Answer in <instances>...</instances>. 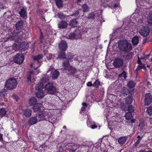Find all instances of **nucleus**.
<instances>
[{"label": "nucleus", "instance_id": "9b49d317", "mask_svg": "<svg viewBox=\"0 0 152 152\" xmlns=\"http://www.w3.org/2000/svg\"><path fill=\"white\" fill-rule=\"evenodd\" d=\"M152 96L150 93L147 94L145 95V104L148 106L151 104L152 102Z\"/></svg>", "mask_w": 152, "mask_h": 152}, {"label": "nucleus", "instance_id": "a878e982", "mask_svg": "<svg viewBox=\"0 0 152 152\" xmlns=\"http://www.w3.org/2000/svg\"><path fill=\"white\" fill-rule=\"evenodd\" d=\"M37 102V100L35 97H31L29 100V104L31 106Z\"/></svg>", "mask_w": 152, "mask_h": 152}, {"label": "nucleus", "instance_id": "3c124183", "mask_svg": "<svg viewBox=\"0 0 152 152\" xmlns=\"http://www.w3.org/2000/svg\"><path fill=\"white\" fill-rule=\"evenodd\" d=\"M95 15L94 13L91 12L90 13L88 16V18L89 19H92L95 16Z\"/></svg>", "mask_w": 152, "mask_h": 152}, {"label": "nucleus", "instance_id": "2f4dec72", "mask_svg": "<svg viewBox=\"0 0 152 152\" xmlns=\"http://www.w3.org/2000/svg\"><path fill=\"white\" fill-rule=\"evenodd\" d=\"M78 22L76 20H73L71 21L70 25L72 27H75L77 26Z\"/></svg>", "mask_w": 152, "mask_h": 152}, {"label": "nucleus", "instance_id": "c03bdc74", "mask_svg": "<svg viewBox=\"0 0 152 152\" xmlns=\"http://www.w3.org/2000/svg\"><path fill=\"white\" fill-rule=\"evenodd\" d=\"M127 110L129 113H133L134 111V108L132 105H129L128 108Z\"/></svg>", "mask_w": 152, "mask_h": 152}, {"label": "nucleus", "instance_id": "c85d7f7f", "mask_svg": "<svg viewBox=\"0 0 152 152\" xmlns=\"http://www.w3.org/2000/svg\"><path fill=\"white\" fill-rule=\"evenodd\" d=\"M42 55L40 54L34 56V61H35V63H38V61L42 58Z\"/></svg>", "mask_w": 152, "mask_h": 152}, {"label": "nucleus", "instance_id": "f257e3e1", "mask_svg": "<svg viewBox=\"0 0 152 152\" xmlns=\"http://www.w3.org/2000/svg\"><path fill=\"white\" fill-rule=\"evenodd\" d=\"M118 47L122 51L128 52L131 50L132 46L131 44L127 41L121 40L118 42Z\"/></svg>", "mask_w": 152, "mask_h": 152}, {"label": "nucleus", "instance_id": "f3484780", "mask_svg": "<svg viewBox=\"0 0 152 152\" xmlns=\"http://www.w3.org/2000/svg\"><path fill=\"white\" fill-rule=\"evenodd\" d=\"M59 75V72L56 70H54L51 72V76L52 78L53 79L55 80L57 79Z\"/></svg>", "mask_w": 152, "mask_h": 152}, {"label": "nucleus", "instance_id": "69168bd1", "mask_svg": "<svg viewBox=\"0 0 152 152\" xmlns=\"http://www.w3.org/2000/svg\"><path fill=\"white\" fill-rule=\"evenodd\" d=\"M137 138L138 139V140H141V138L140 137V136H137Z\"/></svg>", "mask_w": 152, "mask_h": 152}, {"label": "nucleus", "instance_id": "ea45409f", "mask_svg": "<svg viewBox=\"0 0 152 152\" xmlns=\"http://www.w3.org/2000/svg\"><path fill=\"white\" fill-rule=\"evenodd\" d=\"M100 85V82L99 80H96L93 84V86L97 88Z\"/></svg>", "mask_w": 152, "mask_h": 152}, {"label": "nucleus", "instance_id": "412c9836", "mask_svg": "<svg viewBox=\"0 0 152 152\" xmlns=\"http://www.w3.org/2000/svg\"><path fill=\"white\" fill-rule=\"evenodd\" d=\"M132 97L131 95H129L126 98L125 102L126 104H131L133 101Z\"/></svg>", "mask_w": 152, "mask_h": 152}, {"label": "nucleus", "instance_id": "0eeeda50", "mask_svg": "<svg viewBox=\"0 0 152 152\" xmlns=\"http://www.w3.org/2000/svg\"><path fill=\"white\" fill-rule=\"evenodd\" d=\"M150 31L149 28L148 27H144L141 28L139 33L143 36L146 37L149 35Z\"/></svg>", "mask_w": 152, "mask_h": 152}, {"label": "nucleus", "instance_id": "f03ea898", "mask_svg": "<svg viewBox=\"0 0 152 152\" xmlns=\"http://www.w3.org/2000/svg\"><path fill=\"white\" fill-rule=\"evenodd\" d=\"M17 85V82L15 79L12 77L7 80L5 87L8 89H12L16 88Z\"/></svg>", "mask_w": 152, "mask_h": 152}, {"label": "nucleus", "instance_id": "ddd939ff", "mask_svg": "<svg viewBox=\"0 0 152 152\" xmlns=\"http://www.w3.org/2000/svg\"><path fill=\"white\" fill-rule=\"evenodd\" d=\"M65 51H64L60 50L58 53V58L63 59H67L68 57L65 55Z\"/></svg>", "mask_w": 152, "mask_h": 152}, {"label": "nucleus", "instance_id": "7ed1b4c3", "mask_svg": "<svg viewBox=\"0 0 152 152\" xmlns=\"http://www.w3.org/2000/svg\"><path fill=\"white\" fill-rule=\"evenodd\" d=\"M45 89L51 94H54L56 92V88L51 83H48L45 85Z\"/></svg>", "mask_w": 152, "mask_h": 152}, {"label": "nucleus", "instance_id": "f704fd0d", "mask_svg": "<svg viewBox=\"0 0 152 152\" xmlns=\"http://www.w3.org/2000/svg\"><path fill=\"white\" fill-rule=\"evenodd\" d=\"M40 66V63L39 61H38V63H35V61H34V63L31 64V66L33 67L35 69H36L37 68L39 67Z\"/></svg>", "mask_w": 152, "mask_h": 152}, {"label": "nucleus", "instance_id": "774afa93", "mask_svg": "<svg viewBox=\"0 0 152 152\" xmlns=\"http://www.w3.org/2000/svg\"><path fill=\"white\" fill-rule=\"evenodd\" d=\"M145 152H152V151H146Z\"/></svg>", "mask_w": 152, "mask_h": 152}, {"label": "nucleus", "instance_id": "aec40b11", "mask_svg": "<svg viewBox=\"0 0 152 152\" xmlns=\"http://www.w3.org/2000/svg\"><path fill=\"white\" fill-rule=\"evenodd\" d=\"M34 74L32 71H30L29 72V74L28 75L27 78V82L28 84H30L31 83V78L33 77Z\"/></svg>", "mask_w": 152, "mask_h": 152}, {"label": "nucleus", "instance_id": "bb28decb", "mask_svg": "<svg viewBox=\"0 0 152 152\" xmlns=\"http://www.w3.org/2000/svg\"><path fill=\"white\" fill-rule=\"evenodd\" d=\"M132 42L134 45H137L139 42V38L137 36L134 37L132 39Z\"/></svg>", "mask_w": 152, "mask_h": 152}, {"label": "nucleus", "instance_id": "09e8293b", "mask_svg": "<svg viewBox=\"0 0 152 152\" xmlns=\"http://www.w3.org/2000/svg\"><path fill=\"white\" fill-rule=\"evenodd\" d=\"M147 112L150 115L152 114V107H148L147 110Z\"/></svg>", "mask_w": 152, "mask_h": 152}, {"label": "nucleus", "instance_id": "338daca9", "mask_svg": "<svg viewBox=\"0 0 152 152\" xmlns=\"http://www.w3.org/2000/svg\"><path fill=\"white\" fill-rule=\"evenodd\" d=\"M117 6H118V5H117V4H114L113 6V7L115 8L117 7Z\"/></svg>", "mask_w": 152, "mask_h": 152}, {"label": "nucleus", "instance_id": "4468645a", "mask_svg": "<svg viewBox=\"0 0 152 152\" xmlns=\"http://www.w3.org/2000/svg\"><path fill=\"white\" fill-rule=\"evenodd\" d=\"M38 121L36 118V116L31 117L30 118L28 121V122L30 125H32L36 124Z\"/></svg>", "mask_w": 152, "mask_h": 152}, {"label": "nucleus", "instance_id": "5fc2aeb1", "mask_svg": "<svg viewBox=\"0 0 152 152\" xmlns=\"http://www.w3.org/2000/svg\"><path fill=\"white\" fill-rule=\"evenodd\" d=\"M87 85L88 86H93V84H92L91 82H88L87 83Z\"/></svg>", "mask_w": 152, "mask_h": 152}, {"label": "nucleus", "instance_id": "6ab92c4d", "mask_svg": "<svg viewBox=\"0 0 152 152\" xmlns=\"http://www.w3.org/2000/svg\"><path fill=\"white\" fill-rule=\"evenodd\" d=\"M42 104L40 103H37L34 105L33 107V110L34 112H36L40 110Z\"/></svg>", "mask_w": 152, "mask_h": 152}, {"label": "nucleus", "instance_id": "37998d69", "mask_svg": "<svg viewBox=\"0 0 152 152\" xmlns=\"http://www.w3.org/2000/svg\"><path fill=\"white\" fill-rule=\"evenodd\" d=\"M128 90L125 87H124L123 89H122L121 91V93L124 94L125 96V95H127V92H128Z\"/></svg>", "mask_w": 152, "mask_h": 152}, {"label": "nucleus", "instance_id": "5701e85b", "mask_svg": "<svg viewBox=\"0 0 152 152\" xmlns=\"http://www.w3.org/2000/svg\"><path fill=\"white\" fill-rule=\"evenodd\" d=\"M17 33H14L12 35H10L8 37V39L12 40H15L16 42H18V39L17 37Z\"/></svg>", "mask_w": 152, "mask_h": 152}, {"label": "nucleus", "instance_id": "bf43d9fd", "mask_svg": "<svg viewBox=\"0 0 152 152\" xmlns=\"http://www.w3.org/2000/svg\"><path fill=\"white\" fill-rule=\"evenodd\" d=\"M148 41V40L147 39H145L143 41V44L145 43Z\"/></svg>", "mask_w": 152, "mask_h": 152}, {"label": "nucleus", "instance_id": "cd10ccee", "mask_svg": "<svg viewBox=\"0 0 152 152\" xmlns=\"http://www.w3.org/2000/svg\"><path fill=\"white\" fill-rule=\"evenodd\" d=\"M70 73L74 75L77 72V70L72 66H71L69 68L67 69Z\"/></svg>", "mask_w": 152, "mask_h": 152}, {"label": "nucleus", "instance_id": "4d7b16f0", "mask_svg": "<svg viewBox=\"0 0 152 152\" xmlns=\"http://www.w3.org/2000/svg\"><path fill=\"white\" fill-rule=\"evenodd\" d=\"M140 140H138L137 141L134 143V145L135 146H137V145L140 142Z\"/></svg>", "mask_w": 152, "mask_h": 152}, {"label": "nucleus", "instance_id": "603ef678", "mask_svg": "<svg viewBox=\"0 0 152 152\" xmlns=\"http://www.w3.org/2000/svg\"><path fill=\"white\" fill-rule=\"evenodd\" d=\"M142 69V66L140 65H138L137 66V67L136 69L135 70L134 72L136 73V74L137 75V71L138 70H141Z\"/></svg>", "mask_w": 152, "mask_h": 152}, {"label": "nucleus", "instance_id": "e433bc0d", "mask_svg": "<svg viewBox=\"0 0 152 152\" xmlns=\"http://www.w3.org/2000/svg\"><path fill=\"white\" fill-rule=\"evenodd\" d=\"M19 13L21 17L23 18H25L26 16V12L24 9H21L20 11L19 12Z\"/></svg>", "mask_w": 152, "mask_h": 152}, {"label": "nucleus", "instance_id": "052dcab7", "mask_svg": "<svg viewBox=\"0 0 152 152\" xmlns=\"http://www.w3.org/2000/svg\"><path fill=\"white\" fill-rule=\"evenodd\" d=\"M91 128L94 129L97 127V126L95 125H93L91 126Z\"/></svg>", "mask_w": 152, "mask_h": 152}, {"label": "nucleus", "instance_id": "2eb2a0df", "mask_svg": "<svg viewBox=\"0 0 152 152\" xmlns=\"http://www.w3.org/2000/svg\"><path fill=\"white\" fill-rule=\"evenodd\" d=\"M32 113V110L30 109H27L23 111V116H25L26 117H30Z\"/></svg>", "mask_w": 152, "mask_h": 152}, {"label": "nucleus", "instance_id": "f8f14e48", "mask_svg": "<svg viewBox=\"0 0 152 152\" xmlns=\"http://www.w3.org/2000/svg\"><path fill=\"white\" fill-rule=\"evenodd\" d=\"M24 22L23 20H20L17 22L15 24L16 29L17 30L21 29L23 27Z\"/></svg>", "mask_w": 152, "mask_h": 152}, {"label": "nucleus", "instance_id": "4c0bfd02", "mask_svg": "<svg viewBox=\"0 0 152 152\" xmlns=\"http://www.w3.org/2000/svg\"><path fill=\"white\" fill-rule=\"evenodd\" d=\"M128 86L130 88H133L135 86L134 83L132 81H130L127 83Z\"/></svg>", "mask_w": 152, "mask_h": 152}, {"label": "nucleus", "instance_id": "9d476101", "mask_svg": "<svg viewBox=\"0 0 152 152\" xmlns=\"http://www.w3.org/2000/svg\"><path fill=\"white\" fill-rule=\"evenodd\" d=\"M67 47V43L65 41H61L59 44V48L60 50L65 51Z\"/></svg>", "mask_w": 152, "mask_h": 152}, {"label": "nucleus", "instance_id": "de8ad7c7", "mask_svg": "<svg viewBox=\"0 0 152 152\" xmlns=\"http://www.w3.org/2000/svg\"><path fill=\"white\" fill-rule=\"evenodd\" d=\"M82 105L83 107L81 108V111H85L87 107V104L85 103H83L82 104Z\"/></svg>", "mask_w": 152, "mask_h": 152}, {"label": "nucleus", "instance_id": "4be33fe9", "mask_svg": "<svg viewBox=\"0 0 152 152\" xmlns=\"http://www.w3.org/2000/svg\"><path fill=\"white\" fill-rule=\"evenodd\" d=\"M44 88L43 84L41 82L40 83L37 84L35 86V89L38 91L42 90Z\"/></svg>", "mask_w": 152, "mask_h": 152}, {"label": "nucleus", "instance_id": "13d9d810", "mask_svg": "<svg viewBox=\"0 0 152 152\" xmlns=\"http://www.w3.org/2000/svg\"><path fill=\"white\" fill-rule=\"evenodd\" d=\"M3 140L2 135L1 134H0V141H2Z\"/></svg>", "mask_w": 152, "mask_h": 152}, {"label": "nucleus", "instance_id": "a18cd8bd", "mask_svg": "<svg viewBox=\"0 0 152 152\" xmlns=\"http://www.w3.org/2000/svg\"><path fill=\"white\" fill-rule=\"evenodd\" d=\"M17 36H17V37L18 38V41H19V40L21 39L22 37V32H17Z\"/></svg>", "mask_w": 152, "mask_h": 152}, {"label": "nucleus", "instance_id": "a19ab883", "mask_svg": "<svg viewBox=\"0 0 152 152\" xmlns=\"http://www.w3.org/2000/svg\"><path fill=\"white\" fill-rule=\"evenodd\" d=\"M58 16L60 19H64L65 18V15L62 12H59L58 14Z\"/></svg>", "mask_w": 152, "mask_h": 152}, {"label": "nucleus", "instance_id": "7c9ffc66", "mask_svg": "<svg viewBox=\"0 0 152 152\" xmlns=\"http://www.w3.org/2000/svg\"><path fill=\"white\" fill-rule=\"evenodd\" d=\"M132 53H127L126 56H124V57L125 58V60H129L132 58Z\"/></svg>", "mask_w": 152, "mask_h": 152}, {"label": "nucleus", "instance_id": "393cba45", "mask_svg": "<svg viewBox=\"0 0 152 152\" xmlns=\"http://www.w3.org/2000/svg\"><path fill=\"white\" fill-rule=\"evenodd\" d=\"M56 5L58 8H61L63 6L62 0H55Z\"/></svg>", "mask_w": 152, "mask_h": 152}, {"label": "nucleus", "instance_id": "0e129e2a", "mask_svg": "<svg viewBox=\"0 0 152 152\" xmlns=\"http://www.w3.org/2000/svg\"><path fill=\"white\" fill-rule=\"evenodd\" d=\"M149 121L151 124H152V118H150Z\"/></svg>", "mask_w": 152, "mask_h": 152}, {"label": "nucleus", "instance_id": "e2e57ef3", "mask_svg": "<svg viewBox=\"0 0 152 152\" xmlns=\"http://www.w3.org/2000/svg\"><path fill=\"white\" fill-rule=\"evenodd\" d=\"M131 122L132 123H134L135 122V119H132L131 120Z\"/></svg>", "mask_w": 152, "mask_h": 152}, {"label": "nucleus", "instance_id": "79ce46f5", "mask_svg": "<svg viewBox=\"0 0 152 152\" xmlns=\"http://www.w3.org/2000/svg\"><path fill=\"white\" fill-rule=\"evenodd\" d=\"M69 149L71 152H75L77 148L76 146L75 145H73L72 146H70Z\"/></svg>", "mask_w": 152, "mask_h": 152}, {"label": "nucleus", "instance_id": "c9c22d12", "mask_svg": "<svg viewBox=\"0 0 152 152\" xmlns=\"http://www.w3.org/2000/svg\"><path fill=\"white\" fill-rule=\"evenodd\" d=\"M82 9L83 12H87L89 10V8L86 4H84L82 7Z\"/></svg>", "mask_w": 152, "mask_h": 152}, {"label": "nucleus", "instance_id": "20e7f679", "mask_svg": "<svg viewBox=\"0 0 152 152\" xmlns=\"http://www.w3.org/2000/svg\"><path fill=\"white\" fill-rule=\"evenodd\" d=\"M81 31L80 30H76L73 32L71 33L69 35V38L70 39H77L81 37Z\"/></svg>", "mask_w": 152, "mask_h": 152}, {"label": "nucleus", "instance_id": "864d4df0", "mask_svg": "<svg viewBox=\"0 0 152 152\" xmlns=\"http://www.w3.org/2000/svg\"><path fill=\"white\" fill-rule=\"evenodd\" d=\"M150 21L149 22L152 23V11L151 12L149 15Z\"/></svg>", "mask_w": 152, "mask_h": 152}, {"label": "nucleus", "instance_id": "49530a36", "mask_svg": "<svg viewBox=\"0 0 152 152\" xmlns=\"http://www.w3.org/2000/svg\"><path fill=\"white\" fill-rule=\"evenodd\" d=\"M37 13L39 15H42L44 13V10L42 9H39L37 10Z\"/></svg>", "mask_w": 152, "mask_h": 152}, {"label": "nucleus", "instance_id": "6e6d98bb", "mask_svg": "<svg viewBox=\"0 0 152 152\" xmlns=\"http://www.w3.org/2000/svg\"><path fill=\"white\" fill-rule=\"evenodd\" d=\"M138 61H137L138 63V64H142L141 61L140 60V58H139V57L138 56Z\"/></svg>", "mask_w": 152, "mask_h": 152}, {"label": "nucleus", "instance_id": "a211bd4d", "mask_svg": "<svg viewBox=\"0 0 152 152\" xmlns=\"http://www.w3.org/2000/svg\"><path fill=\"white\" fill-rule=\"evenodd\" d=\"M45 94V92L42 90L38 91L36 93L37 96L39 98L43 97Z\"/></svg>", "mask_w": 152, "mask_h": 152}, {"label": "nucleus", "instance_id": "8fccbe9b", "mask_svg": "<svg viewBox=\"0 0 152 152\" xmlns=\"http://www.w3.org/2000/svg\"><path fill=\"white\" fill-rule=\"evenodd\" d=\"M7 94L6 92L4 91H1L0 92V97H4Z\"/></svg>", "mask_w": 152, "mask_h": 152}, {"label": "nucleus", "instance_id": "b1692460", "mask_svg": "<svg viewBox=\"0 0 152 152\" xmlns=\"http://www.w3.org/2000/svg\"><path fill=\"white\" fill-rule=\"evenodd\" d=\"M126 137H122L118 139V141L119 144L122 145L126 142Z\"/></svg>", "mask_w": 152, "mask_h": 152}, {"label": "nucleus", "instance_id": "58836bf2", "mask_svg": "<svg viewBox=\"0 0 152 152\" xmlns=\"http://www.w3.org/2000/svg\"><path fill=\"white\" fill-rule=\"evenodd\" d=\"M119 77H123L124 78H126L127 76L126 72L124 70L123 71L121 74L119 75Z\"/></svg>", "mask_w": 152, "mask_h": 152}, {"label": "nucleus", "instance_id": "473e14b6", "mask_svg": "<svg viewBox=\"0 0 152 152\" xmlns=\"http://www.w3.org/2000/svg\"><path fill=\"white\" fill-rule=\"evenodd\" d=\"M49 80L48 76L47 75H45L42 77L41 81V83H42L43 84L45 83L46 82H47Z\"/></svg>", "mask_w": 152, "mask_h": 152}, {"label": "nucleus", "instance_id": "680f3d73", "mask_svg": "<svg viewBox=\"0 0 152 152\" xmlns=\"http://www.w3.org/2000/svg\"><path fill=\"white\" fill-rule=\"evenodd\" d=\"M43 38V37L42 36H41L40 37V41L41 42H42V39Z\"/></svg>", "mask_w": 152, "mask_h": 152}, {"label": "nucleus", "instance_id": "423d86ee", "mask_svg": "<svg viewBox=\"0 0 152 152\" xmlns=\"http://www.w3.org/2000/svg\"><path fill=\"white\" fill-rule=\"evenodd\" d=\"M69 56L68 57V58L66 59V61H65V60H64L62 61V66L65 70H67L71 66L69 65V61L72 58V56H71V53L69 54Z\"/></svg>", "mask_w": 152, "mask_h": 152}, {"label": "nucleus", "instance_id": "39448f33", "mask_svg": "<svg viewBox=\"0 0 152 152\" xmlns=\"http://www.w3.org/2000/svg\"><path fill=\"white\" fill-rule=\"evenodd\" d=\"M24 59L23 55L22 53H18L14 58V62L17 64H20L23 61Z\"/></svg>", "mask_w": 152, "mask_h": 152}, {"label": "nucleus", "instance_id": "72a5a7b5", "mask_svg": "<svg viewBox=\"0 0 152 152\" xmlns=\"http://www.w3.org/2000/svg\"><path fill=\"white\" fill-rule=\"evenodd\" d=\"M124 116L126 119L127 120H129L131 119L132 117L131 113L129 112H127L126 113Z\"/></svg>", "mask_w": 152, "mask_h": 152}, {"label": "nucleus", "instance_id": "c756f323", "mask_svg": "<svg viewBox=\"0 0 152 152\" xmlns=\"http://www.w3.org/2000/svg\"><path fill=\"white\" fill-rule=\"evenodd\" d=\"M7 111L5 108L0 109V117H2L6 114Z\"/></svg>", "mask_w": 152, "mask_h": 152}, {"label": "nucleus", "instance_id": "6e6552de", "mask_svg": "<svg viewBox=\"0 0 152 152\" xmlns=\"http://www.w3.org/2000/svg\"><path fill=\"white\" fill-rule=\"evenodd\" d=\"M46 114L44 112H39L36 114V117L38 122L41 121H43L45 119H46Z\"/></svg>", "mask_w": 152, "mask_h": 152}, {"label": "nucleus", "instance_id": "1a4fd4ad", "mask_svg": "<svg viewBox=\"0 0 152 152\" xmlns=\"http://www.w3.org/2000/svg\"><path fill=\"white\" fill-rule=\"evenodd\" d=\"M123 64V60L119 58L115 59L113 62V66L116 68L122 66Z\"/></svg>", "mask_w": 152, "mask_h": 152}, {"label": "nucleus", "instance_id": "dca6fc26", "mask_svg": "<svg viewBox=\"0 0 152 152\" xmlns=\"http://www.w3.org/2000/svg\"><path fill=\"white\" fill-rule=\"evenodd\" d=\"M67 23L64 21L60 22L58 24V27L60 29L64 28L67 26Z\"/></svg>", "mask_w": 152, "mask_h": 152}]
</instances>
